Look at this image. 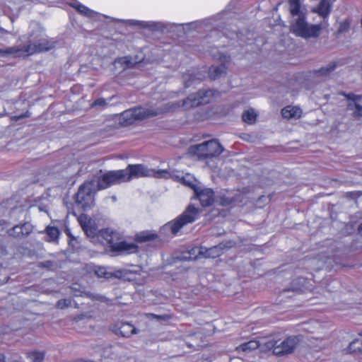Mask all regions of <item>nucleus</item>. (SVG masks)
Returning <instances> with one entry per match:
<instances>
[{
    "label": "nucleus",
    "instance_id": "f257e3e1",
    "mask_svg": "<svg viewBox=\"0 0 362 362\" xmlns=\"http://www.w3.org/2000/svg\"><path fill=\"white\" fill-rule=\"evenodd\" d=\"M78 222L86 235L91 238L103 239V243L107 244L112 252L131 254L137 252V245L122 240L120 234L116 230L107 228L98 230L95 221L86 214H81Z\"/></svg>",
    "mask_w": 362,
    "mask_h": 362
},
{
    "label": "nucleus",
    "instance_id": "473e14b6",
    "mask_svg": "<svg viewBox=\"0 0 362 362\" xmlns=\"http://www.w3.org/2000/svg\"><path fill=\"white\" fill-rule=\"evenodd\" d=\"M71 301L70 299H61L57 301V307L59 309H64L71 305Z\"/></svg>",
    "mask_w": 362,
    "mask_h": 362
},
{
    "label": "nucleus",
    "instance_id": "9d476101",
    "mask_svg": "<svg viewBox=\"0 0 362 362\" xmlns=\"http://www.w3.org/2000/svg\"><path fill=\"white\" fill-rule=\"evenodd\" d=\"M299 341V337L293 336L286 338L279 344H277V341L273 340H268L264 344L268 349H273L274 354L281 355L292 352Z\"/></svg>",
    "mask_w": 362,
    "mask_h": 362
},
{
    "label": "nucleus",
    "instance_id": "9b49d317",
    "mask_svg": "<svg viewBox=\"0 0 362 362\" xmlns=\"http://www.w3.org/2000/svg\"><path fill=\"white\" fill-rule=\"evenodd\" d=\"M155 177L156 178H172L176 181H179L192 187L194 190L196 187L194 185V178L190 174L183 175L182 173H180L177 170H158L156 172Z\"/></svg>",
    "mask_w": 362,
    "mask_h": 362
},
{
    "label": "nucleus",
    "instance_id": "f704fd0d",
    "mask_svg": "<svg viewBox=\"0 0 362 362\" xmlns=\"http://www.w3.org/2000/svg\"><path fill=\"white\" fill-rule=\"evenodd\" d=\"M107 103L104 98H98L94 101L93 106L105 107Z\"/></svg>",
    "mask_w": 362,
    "mask_h": 362
},
{
    "label": "nucleus",
    "instance_id": "c85d7f7f",
    "mask_svg": "<svg viewBox=\"0 0 362 362\" xmlns=\"http://www.w3.org/2000/svg\"><path fill=\"white\" fill-rule=\"evenodd\" d=\"M47 234L49 237V241H54L58 238L59 230L56 227L48 226L46 228Z\"/></svg>",
    "mask_w": 362,
    "mask_h": 362
},
{
    "label": "nucleus",
    "instance_id": "5701e85b",
    "mask_svg": "<svg viewBox=\"0 0 362 362\" xmlns=\"http://www.w3.org/2000/svg\"><path fill=\"white\" fill-rule=\"evenodd\" d=\"M119 333L124 337H129L133 334L137 333V329L130 323H122L119 327Z\"/></svg>",
    "mask_w": 362,
    "mask_h": 362
},
{
    "label": "nucleus",
    "instance_id": "ddd939ff",
    "mask_svg": "<svg viewBox=\"0 0 362 362\" xmlns=\"http://www.w3.org/2000/svg\"><path fill=\"white\" fill-rule=\"evenodd\" d=\"M51 47L52 46L47 38L41 37L37 41L21 47L22 52L20 54H23V57L28 56L36 52L49 50Z\"/></svg>",
    "mask_w": 362,
    "mask_h": 362
},
{
    "label": "nucleus",
    "instance_id": "72a5a7b5",
    "mask_svg": "<svg viewBox=\"0 0 362 362\" xmlns=\"http://www.w3.org/2000/svg\"><path fill=\"white\" fill-rule=\"evenodd\" d=\"M212 56L214 58H216L217 59H219V60H221L223 62H227L228 61V57L226 54H223L222 52H220L218 54H216L215 52H212Z\"/></svg>",
    "mask_w": 362,
    "mask_h": 362
},
{
    "label": "nucleus",
    "instance_id": "a211bd4d",
    "mask_svg": "<svg viewBox=\"0 0 362 362\" xmlns=\"http://www.w3.org/2000/svg\"><path fill=\"white\" fill-rule=\"evenodd\" d=\"M194 192L203 206H210L214 201V193L211 189L205 188L200 190L195 188Z\"/></svg>",
    "mask_w": 362,
    "mask_h": 362
},
{
    "label": "nucleus",
    "instance_id": "b1692460",
    "mask_svg": "<svg viewBox=\"0 0 362 362\" xmlns=\"http://www.w3.org/2000/svg\"><path fill=\"white\" fill-rule=\"evenodd\" d=\"M135 62H132V59L129 57H123L117 58L114 62L115 66L117 68H120L122 69H126L127 68L131 67Z\"/></svg>",
    "mask_w": 362,
    "mask_h": 362
},
{
    "label": "nucleus",
    "instance_id": "7c9ffc66",
    "mask_svg": "<svg viewBox=\"0 0 362 362\" xmlns=\"http://www.w3.org/2000/svg\"><path fill=\"white\" fill-rule=\"evenodd\" d=\"M44 356V353L40 351H32L28 354V357L31 362H42Z\"/></svg>",
    "mask_w": 362,
    "mask_h": 362
},
{
    "label": "nucleus",
    "instance_id": "4468645a",
    "mask_svg": "<svg viewBox=\"0 0 362 362\" xmlns=\"http://www.w3.org/2000/svg\"><path fill=\"white\" fill-rule=\"evenodd\" d=\"M313 12L317 13L322 18V21L315 25H322L320 31L328 26L327 18L331 11V4L328 0H321L315 8L312 9Z\"/></svg>",
    "mask_w": 362,
    "mask_h": 362
},
{
    "label": "nucleus",
    "instance_id": "7ed1b4c3",
    "mask_svg": "<svg viewBox=\"0 0 362 362\" xmlns=\"http://www.w3.org/2000/svg\"><path fill=\"white\" fill-rule=\"evenodd\" d=\"M288 4L291 16L296 18L291 25L292 32L303 38L317 37L322 25H312L306 22L305 13L301 9L300 0H288Z\"/></svg>",
    "mask_w": 362,
    "mask_h": 362
},
{
    "label": "nucleus",
    "instance_id": "423d86ee",
    "mask_svg": "<svg viewBox=\"0 0 362 362\" xmlns=\"http://www.w3.org/2000/svg\"><path fill=\"white\" fill-rule=\"evenodd\" d=\"M223 151V148L216 139H212L199 144L192 146L189 153L197 156L199 159L219 156Z\"/></svg>",
    "mask_w": 362,
    "mask_h": 362
},
{
    "label": "nucleus",
    "instance_id": "c9c22d12",
    "mask_svg": "<svg viewBox=\"0 0 362 362\" xmlns=\"http://www.w3.org/2000/svg\"><path fill=\"white\" fill-rule=\"evenodd\" d=\"M228 199L229 200L228 202L223 203V204L226 205V204H230L231 202H243V199H241L239 195L235 196V197L228 198Z\"/></svg>",
    "mask_w": 362,
    "mask_h": 362
},
{
    "label": "nucleus",
    "instance_id": "39448f33",
    "mask_svg": "<svg viewBox=\"0 0 362 362\" xmlns=\"http://www.w3.org/2000/svg\"><path fill=\"white\" fill-rule=\"evenodd\" d=\"M161 106L156 109H148L142 107L132 108L124 111L119 116V122L127 126L132 124L136 120H141L148 117L158 115L163 112Z\"/></svg>",
    "mask_w": 362,
    "mask_h": 362
},
{
    "label": "nucleus",
    "instance_id": "a19ab883",
    "mask_svg": "<svg viewBox=\"0 0 362 362\" xmlns=\"http://www.w3.org/2000/svg\"><path fill=\"white\" fill-rule=\"evenodd\" d=\"M0 30H1V32H4V33H6V31L5 30V29H3V28L0 29Z\"/></svg>",
    "mask_w": 362,
    "mask_h": 362
},
{
    "label": "nucleus",
    "instance_id": "aec40b11",
    "mask_svg": "<svg viewBox=\"0 0 362 362\" xmlns=\"http://www.w3.org/2000/svg\"><path fill=\"white\" fill-rule=\"evenodd\" d=\"M33 230V226L29 223L16 225L8 230V235L15 238H21L29 235Z\"/></svg>",
    "mask_w": 362,
    "mask_h": 362
},
{
    "label": "nucleus",
    "instance_id": "bb28decb",
    "mask_svg": "<svg viewBox=\"0 0 362 362\" xmlns=\"http://www.w3.org/2000/svg\"><path fill=\"white\" fill-rule=\"evenodd\" d=\"M156 237L157 235L154 233H152L151 231H144L143 233L137 234L136 236V240L137 242L144 243L154 240L156 239Z\"/></svg>",
    "mask_w": 362,
    "mask_h": 362
},
{
    "label": "nucleus",
    "instance_id": "f3484780",
    "mask_svg": "<svg viewBox=\"0 0 362 362\" xmlns=\"http://www.w3.org/2000/svg\"><path fill=\"white\" fill-rule=\"evenodd\" d=\"M348 99L349 109L354 110V115L355 117H362V95L349 93L346 95Z\"/></svg>",
    "mask_w": 362,
    "mask_h": 362
},
{
    "label": "nucleus",
    "instance_id": "c756f323",
    "mask_svg": "<svg viewBox=\"0 0 362 362\" xmlns=\"http://www.w3.org/2000/svg\"><path fill=\"white\" fill-rule=\"evenodd\" d=\"M349 349L351 352H362V339H357L351 342Z\"/></svg>",
    "mask_w": 362,
    "mask_h": 362
},
{
    "label": "nucleus",
    "instance_id": "4be33fe9",
    "mask_svg": "<svg viewBox=\"0 0 362 362\" xmlns=\"http://www.w3.org/2000/svg\"><path fill=\"white\" fill-rule=\"evenodd\" d=\"M260 346V342L257 340H250L247 342L243 343L240 344L239 346L236 348V350L238 353H249L252 351H254L259 348Z\"/></svg>",
    "mask_w": 362,
    "mask_h": 362
},
{
    "label": "nucleus",
    "instance_id": "dca6fc26",
    "mask_svg": "<svg viewBox=\"0 0 362 362\" xmlns=\"http://www.w3.org/2000/svg\"><path fill=\"white\" fill-rule=\"evenodd\" d=\"M182 77L185 87H189L203 80L206 77V71L192 69L184 74Z\"/></svg>",
    "mask_w": 362,
    "mask_h": 362
},
{
    "label": "nucleus",
    "instance_id": "0eeeda50",
    "mask_svg": "<svg viewBox=\"0 0 362 362\" xmlns=\"http://www.w3.org/2000/svg\"><path fill=\"white\" fill-rule=\"evenodd\" d=\"M126 25L137 28L140 29H148L151 31H165L182 26V24H177L170 22L161 21H145L138 20H124L122 21Z\"/></svg>",
    "mask_w": 362,
    "mask_h": 362
},
{
    "label": "nucleus",
    "instance_id": "cd10ccee",
    "mask_svg": "<svg viewBox=\"0 0 362 362\" xmlns=\"http://www.w3.org/2000/svg\"><path fill=\"white\" fill-rule=\"evenodd\" d=\"M242 117H243V120L245 122H246L247 124H252L256 120L257 115L255 114L254 110L250 109V110H247V111H245L243 114Z\"/></svg>",
    "mask_w": 362,
    "mask_h": 362
},
{
    "label": "nucleus",
    "instance_id": "393cba45",
    "mask_svg": "<svg viewBox=\"0 0 362 362\" xmlns=\"http://www.w3.org/2000/svg\"><path fill=\"white\" fill-rule=\"evenodd\" d=\"M226 69V68L223 64L217 66H212L209 70V76L211 79L215 80L225 74Z\"/></svg>",
    "mask_w": 362,
    "mask_h": 362
},
{
    "label": "nucleus",
    "instance_id": "2f4dec72",
    "mask_svg": "<svg viewBox=\"0 0 362 362\" xmlns=\"http://www.w3.org/2000/svg\"><path fill=\"white\" fill-rule=\"evenodd\" d=\"M336 66L334 63H330L326 67H322L320 69L316 71L317 74L319 76H327L331 71H332L335 69Z\"/></svg>",
    "mask_w": 362,
    "mask_h": 362
},
{
    "label": "nucleus",
    "instance_id": "412c9836",
    "mask_svg": "<svg viewBox=\"0 0 362 362\" xmlns=\"http://www.w3.org/2000/svg\"><path fill=\"white\" fill-rule=\"evenodd\" d=\"M281 115L286 119H298L302 115V110L293 105H287L281 110Z\"/></svg>",
    "mask_w": 362,
    "mask_h": 362
},
{
    "label": "nucleus",
    "instance_id": "1a4fd4ad",
    "mask_svg": "<svg viewBox=\"0 0 362 362\" xmlns=\"http://www.w3.org/2000/svg\"><path fill=\"white\" fill-rule=\"evenodd\" d=\"M230 247H232L231 242H227L226 243H221L219 245L210 248L195 247L189 252L190 255H194V257L190 256L189 258L191 259H195L202 257L206 258H216L221 255L224 248H228Z\"/></svg>",
    "mask_w": 362,
    "mask_h": 362
},
{
    "label": "nucleus",
    "instance_id": "ea45409f",
    "mask_svg": "<svg viewBox=\"0 0 362 362\" xmlns=\"http://www.w3.org/2000/svg\"><path fill=\"white\" fill-rule=\"evenodd\" d=\"M174 108H175V107H173L172 106H170V107H166L165 109H166V110H171V109L173 110V109H174Z\"/></svg>",
    "mask_w": 362,
    "mask_h": 362
},
{
    "label": "nucleus",
    "instance_id": "79ce46f5",
    "mask_svg": "<svg viewBox=\"0 0 362 362\" xmlns=\"http://www.w3.org/2000/svg\"><path fill=\"white\" fill-rule=\"evenodd\" d=\"M361 335H362V332H361Z\"/></svg>",
    "mask_w": 362,
    "mask_h": 362
},
{
    "label": "nucleus",
    "instance_id": "4c0bfd02",
    "mask_svg": "<svg viewBox=\"0 0 362 362\" xmlns=\"http://www.w3.org/2000/svg\"><path fill=\"white\" fill-rule=\"evenodd\" d=\"M0 362H6V357L1 354H0Z\"/></svg>",
    "mask_w": 362,
    "mask_h": 362
},
{
    "label": "nucleus",
    "instance_id": "e433bc0d",
    "mask_svg": "<svg viewBox=\"0 0 362 362\" xmlns=\"http://www.w3.org/2000/svg\"><path fill=\"white\" fill-rule=\"evenodd\" d=\"M147 316L150 317H152V318H156V319H158V320L165 318V317H164V316L156 315H154V314H152V313L148 314Z\"/></svg>",
    "mask_w": 362,
    "mask_h": 362
},
{
    "label": "nucleus",
    "instance_id": "f03ea898",
    "mask_svg": "<svg viewBox=\"0 0 362 362\" xmlns=\"http://www.w3.org/2000/svg\"><path fill=\"white\" fill-rule=\"evenodd\" d=\"M128 177L122 170H110L101 174L97 180L86 181L78 189L76 194V203L84 210L93 203V194L97 189H105L114 185L127 182Z\"/></svg>",
    "mask_w": 362,
    "mask_h": 362
},
{
    "label": "nucleus",
    "instance_id": "a878e982",
    "mask_svg": "<svg viewBox=\"0 0 362 362\" xmlns=\"http://www.w3.org/2000/svg\"><path fill=\"white\" fill-rule=\"evenodd\" d=\"M22 52L21 47H12L6 49H0V56L5 57L6 55L13 54L15 57H23V54H20Z\"/></svg>",
    "mask_w": 362,
    "mask_h": 362
},
{
    "label": "nucleus",
    "instance_id": "2eb2a0df",
    "mask_svg": "<svg viewBox=\"0 0 362 362\" xmlns=\"http://www.w3.org/2000/svg\"><path fill=\"white\" fill-rule=\"evenodd\" d=\"M70 6L75 8L78 13L81 16L88 18L92 20H96L101 16L100 13L89 8L85 5L82 4L77 0H74L69 3Z\"/></svg>",
    "mask_w": 362,
    "mask_h": 362
},
{
    "label": "nucleus",
    "instance_id": "58836bf2",
    "mask_svg": "<svg viewBox=\"0 0 362 362\" xmlns=\"http://www.w3.org/2000/svg\"><path fill=\"white\" fill-rule=\"evenodd\" d=\"M358 232L362 235V223L358 227Z\"/></svg>",
    "mask_w": 362,
    "mask_h": 362
},
{
    "label": "nucleus",
    "instance_id": "20e7f679",
    "mask_svg": "<svg viewBox=\"0 0 362 362\" xmlns=\"http://www.w3.org/2000/svg\"><path fill=\"white\" fill-rule=\"evenodd\" d=\"M199 213L198 209L189 205L187 209L177 218L165 224L160 229L162 234L175 235L185 225L194 222Z\"/></svg>",
    "mask_w": 362,
    "mask_h": 362
},
{
    "label": "nucleus",
    "instance_id": "f8f14e48",
    "mask_svg": "<svg viewBox=\"0 0 362 362\" xmlns=\"http://www.w3.org/2000/svg\"><path fill=\"white\" fill-rule=\"evenodd\" d=\"M158 170L147 169L144 165L141 164L129 165L126 169L122 170V171L126 173V176L128 177L127 179V182L131 180L132 179L140 177H155L154 174Z\"/></svg>",
    "mask_w": 362,
    "mask_h": 362
},
{
    "label": "nucleus",
    "instance_id": "6e6552de",
    "mask_svg": "<svg viewBox=\"0 0 362 362\" xmlns=\"http://www.w3.org/2000/svg\"><path fill=\"white\" fill-rule=\"evenodd\" d=\"M218 92L214 90H201L196 93L189 95L183 102L182 106L185 109L196 107L199 105L211 103L214 98L218 95Z\"/></svg>",
    "mask_w": 362,
    "mask_h": 362
},
{
    "label": "nucleus",
    "instance_id": "6ab92c4d",
    "mask_svg": "<svg viewBox=\"0 0 362 362\" xmlns=\"http://www.w3.org/2000/svg\"><path fill=\"white\" fill-rule=\"evenodd\" d=\"M94 272L99 278L109 279L111 277L120 278L122 276V272L116 270L113 267H94Z\"/></svg>",
    "mask_w": 362,
    "mask_h": 362
}]
</instances>
